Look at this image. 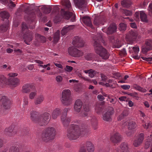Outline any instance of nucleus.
Here are the masks:
<instances>
[{
    "label": "nucleus",
    "mask_w": 152,
    "mask_h": 152,
    "mask_svg": "<svg viewBox=\"0 0 152 152\" xmlns=\"http://www.w3.org/2000/svg\"><path fill=\"white\" fill-rule=\"evenodd\" d=\"M89 132L88 126L85 125H81L80 127L77 125L72 124L67 129V137L70 140H76L81 135H87Z\"/></svg>",
    "instance_id": "f257e3e1"
},
{
    "label": "nucleus",
    "mask_w": 152,
    "mask_h": 152,
    "mask_svg": "<svg viewBox=\"0 0 152 152\" xmlns=\"http://www.w3.org/2000/svg\"><path fill=\"white\" fill-rule=\"evenodd\" d=\"M38 114V113L36 111H31L30 113V117L31 120L40 126H43L47 124L49 120V113L45 112L37 118Z\"/></svg>",
    "instance_id": "f03ea898"
},
{
    "label": "nucleus",
    "mask_w": 152,
    "mask_h": 152,
    "mask_svg": "<svg viewBox=\"0 0 152 152\" xmlns=\"http://www.w3.org/2000/svg\"><path fill=\"white\" fill-rule=\"evenodd\" d=\"M93 46L95 52L99 55L102 59L106 60L109 58L110 56L109 53L107 50L100 45L99 40L98 39H95Z\"/></svg>",
    "instance_id": "7ed1b4c3"
},
{
    "label": "nucleus",
    "mask_w": 152,
    "mask_h": 152,
    "mask_svg": "<svg viewBox=\"0 0 152 152\" xmlns=\"http://www.w3.org/2000/svg\"><path fill=\"white\" fill-rule=\"evenodd\" d=\"M56 135L55 128L52 127H49L46 128L42 132L41 138L44 141L48 142L54 139Z\"/></svg>",
    "instance_id": "20e7f679"
},
{
    "label": "nucleus",
    "mask_w": 152,
    "mask_h": 152,
    "mask_svg": "<svg viewBox=\"0 0 152 152\" xmlns=\"http://www.w3.org/2000/svg\"><path fill=\"white\" fill-rule=\"evenodd\" d=\"M22 31L24 35V42L27 45H30V42L32 40L33 38V33L32 32H29L28 30V27L25 23H23L22 24Z\"/></svg>",
    "instance_id": "39448f33"
},
{
    "label": "nucleus",
    "mask_w": 152,
    "mask_h": 152,
    "mask_svg": "<svg viewBox=\"0 0 152 152\" xmlns=\"http://www.w3.org/2000/svg\"><path fill=\"white\" fill-rule=\"evenodd\" d=\"M22 91L23 93L26 94L28 93L31 91L30 95H36L37 94L33 83L25 84L22 87Z\"/></svg>",
    "instance_id": "423d86ee"
},
{
    "label": "nucleus",
    "mask_w": 152,
    "mask_h": 152,
    "mask_svg": "<svg viewBox=\"0 0 152 152\" xmlns=\"http://www.w3.org/2000/svg\"><path fill=\"white\" fill-rule=\"evenodd\" d=\"M114 111L111 107H109L107 111L102 114V118L104 121L107 122H110L112 121V116L113 114Z\"/></svg>",
    "instance_id": "0eeeda50"
},
{
    "label": "nucleus",
    "mask_w": 152,
    "mask_h": 152,
    "mask_svg": "<svg viewBox=\"0 0 152 152\" xmlns=\"http://www.w3.org/2000/svg\"><path fill=\"white\" fill-rule=\"evenodd\" d=\"M138 34V33L136 31H129L126 35V41L130 44H132L136 39Z\"/></svg>",
    "instance_id": "6e6552de"
},
{
    "label": "nucleus",
    "mask_w": 152,
    "mask_h": 152,
    "mask_svg": "<svg viewBox=\"0 0 152 152\" xmlns=\"http://www.w3.org/2000/svg\"><path fill=\"white\" fill-rule=\"evenodd\" d=\"M68 51L70 55L75 57H79L83 55V52L81 51L72 47H69Z\"/></svg>",
    "instance_id": "1a4fd4ad"
},
{
    "label": "nucleus",
    "mask_w": 152,
    "mask_h": 152,
    "mask_svg": "<svg viewBox=\"0 0 152 152\" xmlns=\"http://www.w3.org/2000/svg\"><path fill=\"white\" fill-rule=\"evenodd\" d=\"M0 97H1V100L3 108L6 110L10 109L12 104L11 101L5 96H1Z\"/></svg>",
    "instance_id": "9d476101"
},
{
    "label": "nucleus",
    "mask_w": 152,
    "mask_h": 152,
    "mask_svg": "<svg viewBox=\"0 0 152 152\" xmlns=\"http://www.w3.org/2000/svg\"><path fill=\"white\" fill-rule=\"evenodd\" d=\"M61 15L66 20H68L71 18V21L72 22H74L75 21V16L73 15L72 12L69 11H65L63 9L61 10Z\"/></svg>",
    "instance_id": "9b49d317"
},
{
    "label": "nucleus",
    "mask_w": 152,
    "mask_h": 152,
    "mask_svg": "<svg viewBox=\"0 0 152 152\" xmlns=\"http://www.w3.org/2000/svg\"><path fill=\"white\" fill-rule=\"evenodd\" d=\"M61 100L64 105L69 106L72 104L73 99L71 96H62Z\"/></svg>",
    "instance_id": "f8f14e48"
},
{
    "label": "nucleus",
    "mask_w": 152,
    "mask_h": 152,
    "mask_svg": "<svg viewBox=\"0 0 152 152\" xmlns=\"http://www.w3.org/2000/svg\"><path fill=\"white\" fill-rule=\"evenodd\" d=\"M17 130L15 129L14 126H11L7 128L4 130L5 133L10 136L15 135L17 134Z\"/></svg>",
    "instance_id": "ddd939ff"
},
{
    "label": "nucleus",
    "mask_w": 152,
    "mask_h": 152,
    "mask_svg": "<svg viewBox=\"0 0 152 152\" xmlns=\"http://www.w3.org/2000/svg\"><path fill=\"white\" fill-rule=\"evenodd\" d=\"M72 43L75 47L77 48L83 47L85 44L83 41L78 37H75Z\"/></svg>",
    "instance_id": "4468645a"
},
{
    "label": "nucleus",
    "mask_w": 152,
    "mask_h": 152,
    "mask_svg": "<svg viewBox=\"0 0 152 152\" xmlns=\"http://www.w3.org/2000/svg\"><path fill=\"white\" fill-rule=\"evenodd\" d=\"M110 140L113 143L117 144L121 141L122 137L118 133H115L111 136Z\"/></svg>",
    "instance_id": "2eb2a0df"
},
{
    "label": "nucleus",
    "mask_w": 152,
    "mask_h": 152,
    "mask_svg": "<svg viewBox=\"0 0 152 152\" xmlns=\"http://www.w3.org/2000/svg\"><path fill=\"white\" fill-rule=\"evenodd\" d=\"M20 83V80L17 78H15L8 79L7 84L12 88H14L19 85Z\"/></svg>",
    "instance_id": "dca6fc26"
},
{
    "label": "nucleus",
    "mask_w": 152,
    "mask_h": 152,
    "mask_svg": "<svg viewBox=\"0 0 152 152\" xmlns=\"http://www.w3.org/2000/svg\"><path fill=\"white\" fill-rule=\"evenodd\" d=\"M83 105V103L80 99H77L75 102L74 105V111L77 113H79L81 110Z\"/></svg>",
    "instance_id": "f3484780"
},
{
    "label": "nucleus",
    "mask_w": 152,
    "mask_h": 152,
    "mask_svg": "<svg viewBox=\"0 0 152 152\" xmlns=\"http://www.w3.org/2000/svg\"><path fill=\"white\" fill-rule=\"evenodd\" d=\"M144 134L141 133L138 135L137 138L135 140L133 143V145L135 147H138L142 142L144 139Z\"/></svg>",
    "instance_id": "a211bd4d"
},
{
    "label": "nucleus",
    "mask_w": 152,
    "mask_h": 152,
    "mask_svg": "<svg viewBox=\"0 0 152 152\" xmlns=\"http://www.w3.org/2000/svg\"><path fill=\"white\" fill-rule=\"evenodd\" d=\"M145 44L146 47L142 49V52L144 53H146L148 51L152 49V40L148 39L145 41Z\"/></svg>",
    "instance_id": "6ab92c4d"
},
{
    "label": "nucleus",
    "mask_w": 152,
    "mask_h": 152,
    "mask_svg": "<svg viewBox=\"0 0 152 152\" xmlns=\"http://www.w3.org/2000/svg\"><path fill=\"white\" fill-rule=\"evenodd\" d=\"M117 29L116 26L114 24H111L107 29H102L103 32H106L107 34H111L115 32Z\"/></svg>",
    "instance_id": "aec40b11"
},
{
    "label": "nucleus",
    "mask_w": 152,
    "mask_h": 152,
    "mask_svg": "<svg viewBox=\"0 0 152 152\" xmlns=\"http://www.w3.org/2000/svg\"><path fill=\"white\" fill-rule=\"evenodd\" d=\"M105 21L104 17V16H98L96 17L94 20V24L97 26L100 25H103Z\"/></svg>",
    "instance_id": "412c9836"
},
{
    "label": "nucleus",
    "mask_w": 152,
    "mask_h": 152,
    "mask_svg": "<svg viewBox=\"0 0 152 152\" xmlns=\"http://www.w3.org/2000/svg\"><path fill=\"white\" fill-rule=\"evenodd\" d=\"M66 115L67 114H65L64 115H62L61 117V120L64 126L65 127H68L71 121V118L66 117Z\"/></svg>",
    "instance_id": "4be33fe9"
},
{
    "label": "nucleus",
    "mask_w": 152,
    "mask_h": 152,
    "mask_svg": "<svg viewBox=\"0 0 152 152\" xmlns=\"http://www.w3.org/2000/svg\"><path fill=\"white\" fill-rule=\"evenodd\" d=\"M86 150L88 152H94V145L93 143L89 141H87L85 144Z\"/></svg>",
    "instance_id": "5701e85b"
},
{
    "label": "nucleus",
    "mask_w": 152,
    "mask_h": 152,
    "mask_svg": "<svg viewBox=\"0 0 152 152\" xmlns=\"http://www.w3.org/2000/svg\"><path fill=\"white\" fill-rule=\"evenodd\" d=\"M105 102L103 101L101 102H97L95 106V111L98 114H100L103 110V105L104 104Z\"/></svg>",
    "instance_id": "b1692460"
},
{
    "label": "nucleus",
    "mask_w": 152,
    "mask_h": 152,
    "mask_svg": "<svg viewBox=\"0 0 152 152\" xmlns=\"http://www.w3.org/2000/svg\"><path fill=\"white\" fill-rule=\"evenodd\" d=\"M121 152H129V148L127 143L123 142L120 145Z\"/></svg>",
    "instance_id": "393cba45"
},
{
    "label": "nucleus",
    "mask_w": 152,
    "mask_h": 152,
    "mask_svg": "<svg viewBox=\"0 0 152 152\" xmlns=\"http://www.w3.org/2000/svg\"><path fill=\"white\" fill-rule=\"evenodd\" d=\"M75 5L79 8H82L86 5V0H73Z\"/></svg>",
    "instance_id": "a878e982"
},
{
    "label": "nucleus",
    "mask_w": 152,
    "mask_h": 152,
    "mask_svg": "<svg viewBox=\"0 0 152 152\" xmlns=\"http://www.w3.org/2000/svg\"><path fill=\"white\" fill-rule=\"evenodd\" d=\"M83 22L87 26L89 27H91L92 23L90 18L87 16H86L83 17L82 18Z\"/></svg>",
    "instance_id": "bb28decb"
},
{
    "label": "nucleus",
    "mask_w": 152,
    "mask_h": 152,
    "mask_svg": "<svg viewBox=\"0 0 152 152\" xmlns=\"http://www.w3.org/2000/svg\"><path fill=\"white\" fill-rule=\"evenodd\" d=\"M61 113V110L56 108L53 110L52 113V117L53 119H56Z\"/></svg>",
    "instance_id": "cd10ccee"
},
{
    "label": "nucleus",
    "mask_w": 152,
    "mask_h": 152,
    "mask_svg": "<svg viewBox=\"0 0 152 152\" xmlns=\"http://www.w3.org/2000/svg\"><path fill=\"white\" fill-rule=\"evenodd\" d=\"M35 39L38 42L43 43L45 42L46 41V38L45 37L38 34H36Z\"/></svg>",
    "instance_id": "c85d7f7f"
},
{
    "label": "nucleus",
    "mask_w": 152,
    "mask_h": 152,
    "mask_svg": "<svg viewBox=\"0 0 152 152\" xmlns=\"http://www.w3.org/2000/svg\"><path fill=\"white\" fill-rule=\"evenodd\" d=\"M72 26H66L64 27L61 31V34L64 36L66 34L70 29H72Z\"/></svg>",
    "instance_id": "c756f323"
},
{
    "label": "nucleus",
    "mask_w": 152,
    "mask_h": 152,
    "mask_svg": "<svg viewBox=\"0 0 152 152\" xmlns=\"http://www.w3.org/2000/svg\"><path fill=\"white\" fill-rule=\"evenodd\" d=\"M60 31L57 30L53 35V42L54 43H56L60 39Z\"/></svg>",
    "instance_id": "7c9ffc66"
},
{
    "label": "nucleus",
    "mask_w": 152,
    "mask_h": 152,
    "mask_svg": "<svg viewBox=\"0 0 152 152\" xmlns=\"http://www.w3.org/2000/svg\"><path fill=\"white\" fill-rule=\"evenodd\" d=\"M62 3L63 5L66 6L69 10H71L72 9L71 4L69 0H62Z\"/></svg>",
    "instance_id": "2f4dec72"
},
{
    "label": "nucleus",
    "mask_w": 152,
    "mask_h": 152,
    "mask_svg": "<svg viewBox=\"0 0 152 152\" xmlns=\"http://www.w3.org/2000/svg\"><path fill=\"white\" fill-rule=\"evenodd\" d=\"M136 126L137 125L135 122L131 121L128 122V128L129 130H132L136 128Z\"/></svg>",
    "instance_id": "473e14b6"
},
{
    "label": "nucleus",
    "mask_w": 152,
    "mask_h": 152,
    "mask_svg": "<svg viewBox=\"0 0 152 152\" xmlns=\"http://www.w3.org/2000/svg\"><path fill=\"white\" fill-rule=\"evenodd\" d=\"M36 96L35 97L36 99V100L35 102V103L36 104H40L41 102L43 101L44 99V98L42 96Z\"/></svg>",
    "instance_id": "72a5a7b5"
},
{
    "label": "nucleus",
    "mask_w": 152,
    "mask_h": 152,
    "mask_svg": "<svg viewBox=\"0 0 152 152\" xmlns=\"http://www.w3.org/2000/svg\"><path fill=\"white\" fill-rule=\"evenodd\" d=\"M140 18L141 20L143 22H147L148 21L147 17L146 15L143 12H140Z\"/></svg>",
    "instance_id": "f704fd0d"
},
{
    "label": "nucleus",
    "mask_w": 152,
    "mask_h": 152,
    "mask_svg": "<svg viewBox=\"0 0 152 152\" xmlns=\"http://www.w3.org/2000/svg\"><path fill=\"white\" fill-rule=\"evenodd\" d=\"M2 152H7L6 151H3ZM9 152H19V148L17 146H12L9 149Z\"/></svg>",
    "instance_id": "c9c22d12"
},
{
    "label": "nucleus",
    "mask_w": 152,
    "mask_h": 152,
    "mask_svg": "<svg viewBox=\"0 0 152 152\" xmlns=\"http://www.w3.org/2000/svg\"><path fill=\"white\" fill-rule=\"evenodd\" d=\"M0 83L7 84L8 83L6 78L3 75H0Z\"/></svg>",
    "instance_id": "e433bc0d"
},
{
    "label": "nucleus",
    "mask_w": 152,
    "mask_h": 152,
    "mask_svg": "<svg viewBox=\"0 0 152 152\" xmlns=\"http://www.w3.org/2000/svg\"><path fill=\"white\" fill-rule=\"evenodd\" d=\"M122 5L124 7H129L130 3L129 1L126 0H124L121 2Z\"/></svg>",
    "instance_id": "4c0bfd02"
},
{
    "label": "nucleus",
    "mask_w": 152,
    "mask_h": 152,
    "mask_svg": "<svg viewBox=\"0 0 152 152\" xmlns=\"http://www.w3.org/2000/svg\"><path fill=\"white\" fill-rule=\"evenodd\" d=\"M133 87L135 88L141 92H145L146 91V89L143 88L137 85H134Z\"/></svg>",
    "instance_id": "58836bf2"
},
{
    "label": "nucleus",
    "mask_w": 152,
    "mask_h": 152,
    "mask_svg": "<svg viewBox=\"0 0 152 152\" xmlns=\"http://www.w3.org/2000/svg\"><path fill=\"white\" fill-rule=\"evenodd\" d=\"M42 9L44 10V12L46 13H49L51 10V9L50 8H48L45 6H43L42 7Z\"/></svg>",
    "instance_id": "ea45409f"
},
{
    "label": "nucleus",
    "mask_w": 152,
    "mask_h": 152,
    "mask_svg": "<svg viewBox=\"0 0 152 152\" xmlns=\"http://www.w3.org/2000/svg\"><path fill=\"white\" fill-rule=\"evenodd\" d=\"M1 15L2 17L5 19H8L9 17V14L7 11H4Z\"/></svg>",
    "instance_id": "a19ab883"
},
{
    "label": "nucleus",
    "mask_w": 152,
    "mask_h": 152,
    "mask_svg": "<svg viewBox=\"0 0 152 152\" xmlns=\"http://www.w3.org/2000/svg\"><path fill=\"white\" fill-rule=\"evenodd\" d=\"M119 29L121 31H124L126 30V25L124 23H121L119 24Z\"/></svg>",
    "instance_id": "79ce46f5"
},
{
    "label": "nucleus",
    "mask_w": 152,
    "mask_h": 152,
    "mask_svg": "<svg viewBox=\"0 0 152 152\" xmlns=\"http://www.w3.org/2000/svg\"><path fill=\"white\" fill-rule=\"evenodd\" d=\"M71 92L69 89H65L63 91L62 95H70Z\"/></svg>",
    "instance_id": "37998d69"
},
{
    "label": "nucleus",
    "mask_w": 152,
    "mask_h": 152,
    "mask_svg": "<svg viewBox=\"0 0 152 152\" xmlns=\"http://www.w3.org/2000/svg\"><path fill=\"white\" fill-rule=\"evenodd\" d=\"M83 108L85 111L88 112L90 110V107L88 104H85L83 105Z\"/></svg>",
    "instance_id": "c03bdc74"
},
{
    "label": "nucleus",
    "mask_w": 152,
    "mask_h": 152,
    "mask_svg": "<svg viewBox=\"0 0 152 152\" xmlns=\"http://www.w3.org/2000/svg\"><path fill=\"white\" fill-rule=\"evenodd\" d=\"M7 26L6 25H2L0 26V31L4 32L7 31Z\"/></svg>",
    "instance_id": "a18cd8bd"
},
{
    "label": "nucleus",
    "mask_w": 152,
    "mask_h": 152,
    "mask_svg": "<svg viewBox=\"0 0 152 152\" xmlns=\"http://www.w3.org/2000/svg\"><path fill=\"white\" fill-rule=\"evenodd\" d=\"M73 69V67L68 65H66L64 69L65 71L67 72H71Z\"/></svg>",
    "instance_id": "49530a36"
},
{
    "label": "nucleus",
    "mask_w": 152,
    "mask_h": 152,
    "mask_svg": "<svg viewBox=\"0 0 152 152\" xmlns=\"http://www.w3.org/2000/svg\"><path fill=\"white\" fill-rule=\"evenodd\" d=\"M96 72L95 71L93 70L92 69H90V71L88 74L89 76L91 78L93 77L94 76Z\"/></svg>",
    "instance_id": "de8ad7c7"
},
{
    "label": "nucleus",
    "mask_w": 152,
    "mask_h": 152,
    "mask_svg": "<svg viewBox=\"0 0 152 152\" xmlns=\"http://www.w3.org/2000/svg\"><path fill=\"white\" fill-rule=\"evenodd\" d=\"M91 121L92 124L97 123V120L95 116H94L91 117Z\"/></svg>",
    "instance_id": "09e8293b"
},
{
    "label": "nucleus",
    "mask_w": 152,
    "mask_h": 152,
    "mask_svg": "<svg viewBox=\"0 0 152 152\" xmlns=\"http://www.w3.org/2000/svg\"><path fill=\"white\" fill-rule=\"evenodd\" d=\"M124 13L126 16H131L132 14V12L131 11L127 10H124Z\"/></svg>",
    "instance_id": "8fccbe9b"
},
{
    "label": "nucleus",
    "mask_w": 152,
    "mask_h": 152,
    "mask_svg": "<svg viewBox=\"0 0 152 152\" xmlns=\"http://www.w3.org/2000/svg\"><path fill=\"white\" fill-rule=\"evenodd\" d=\"M87 112L83 110H82V111L80 113V115L82 117H84L86 116L87 115Z\"/></svg>",
    "instance_id": "3c124183"
},
{
    "label": "nucleus",
    "mask_w": 152,
    "mask_h": 152,
    "mask_svg": "<svg viewBox=\"0 0 152 152\" xmlns=\"http://www.w3.org/2000/svg\"><path fill=\"white\" fill-rule=\"evenodd\" d=\"M56 80L58 82H61L63 80V78L60 75L57 76L56 78Z\"/></svg>",
    "instance_id": "603ef678"
},
{
    "label": "nucleus",
    "mask_w": 152,
    "mask_h": 152,
    "mask_svg": "<svg viewBox=\"0 0 152 152\" xmlns=\"http://www.w3.org/2000/svg\"><path fill=\"white\" fill-rule=\"evenodd\" d=\"M151 142L149 141L146 142L145 143V148L146 149H148L151 145Z\"/></svg>",
    "instance_id": "864d4df0"
},
{
    "label": "nucleus",
    "mask_w": 152,
    "mask_h": 152,
    "mask_svg": "<svg viewBox=\"0 0 152 152\" xmlns=\"http://www.w3.org/2000/svg\"><path fill=\"white\" fill-rule=\"evenodd\" d=\"M92 55L91 54H87L85 56V58L87 60H91L92 59Z\"/></svg>",
    "instance_id": "5fc2aeb1"
},
{
    "label": "nucleus",
    "mask_w": 152,
    "mask_h": 152,
    "mask_svg": "<svg viewBox=\"0 0 152 152\" xmlns=\"http://www.w3.org/2000/svg\"><path fill=\"white\" fill-rule=\"evenodd\" d=\"M132 49L135 53H138L139 51V48L138 46L133 47Z\"/></svg>",
    "instance_id": "6e6d98bb"
},
{
    "label": "nucleus",
    "mask_w": 152,
    "mask_h": 152,
    "mask_svg": "<svg viewBox=\"0 0 152 152\" xmlns=\"http://www.w3.org/2000/svg\"><path fill=\"white\" fill-rule=\"evenodd\" d=\"M121 87L123 89L127 90L130 88V86L128 85H124L121 86Z\"/></svg>",
    "instance_id": "4d7b16f0"
},
{
    "label": "nucleus",
    "mask_w": 152,
    "mask_h": 152,
    "mask_svg": "<svg viewBox=\"0 0 152 152\" xmlns=\"http://www.w3.org/2000/svg\"><path fill=\"white\" fill-rule=\"evenodd\" d=\"M18 74L15 73H9L8 74V76L10 77H14L17 76Z\"/></svg>",
    "instance_id": "13d9d810"
},
{
    "label": "nucleus",
    "mask_w": 152,
    "mask_h": 152,
    "mask_svg": "<svg viewBox=\"0 0 152 152\" xmlns=\"http://www.w3.org/2000/svg\"><path fill=\"white\" fill-rule=\"evenodd\" d=\"M121 114L125 117L127 116L128 115V112L126 110H124L123 111Z\"/></svg>",
    "instance_id": "bf43d9fd"
},
{
    "label": "nucleus",
    "mask_w": 152,
    "mask_h": 152,
    "mask_svg": "<svg viewBox=\"0 0 152 152\" xmlns=\"http://www.w3.org/2000/svg\"><path fill=\"white\" fill-rule=\"evenodd\" d=\"M142 59L145 61H152V57L146 58L142 57Z\"/></svg>",
    "instance_id": "052dcab7"
},
{
    "label": "nucleus",
    "mask_w": 152,
    "mask_h": 152,
    "mask_svg": "<svg viewBox=\"0 0 152 152\" xmlns=\"http://www.w3.org/2000/svg\"><path fill=\"white\" fill-rule=\"evenodd\" d=\"M54 64L58 68L61 69H62L63 68V66L61 64L57 63H54Z\"/></svg>",
    "instance_id": "680f3d73"
},
{
    "label": "nucleus",
    "mask_w": 152,
    "mask_h": 152,
    "mask_svg": "<svg viewBox=\"0 0 152 152\" xmlns=\"http://www.w3.org/2000/svg\"><path fill=\"white\" fill-rule=\"evenodd\" d=\"M151 127V124L150 123H146L144 127L146 129Z\"/></svg>",
    "instance_id": "e2e57ef3"
},
{
    "label": "nucleus",
    "mask_w": 152,
    "mask_h": 152,
    "mask_svg": "<svg viewBox=\"0 0 152 152\" xmlns=\"http://www.w3.org/2000/svg\"><path fill=\"white\" fill-rule=\"evenodd\" d=\"M124 118V117L121 114L117 118L118 121H121Z\"/></svg>",
    "instance_id": "0e129e2a"
},
{
    "label": "nucleus",
    "mask_w": 152,
    "mask_h": 152,
    "mask_svg": "<svg viewBox=\"0 0 152 152\" xmlns=\"http://www.w3.org/2000/svg\"><path fill=\"white\" fill-rule=\"evenodd\" d=\"M93 129L94 130H96L97 129V123L92 124Z\"/></svg>",
    "instance_id": "69168bd1"
},
{
    "label": "nucleus",
    "mask_w": 152,
    "mask_h": 152,
    "mask_svg": "<svg viewBox=\"0 0 152 152\" xmlns=\"http://www.w3.org/2000/svg\"><path fill=\"white\" fill-rule=\"evenodd\" d=\"M27 67H28V70H33V69L34 68V66L32 64H31V65H29Z\"/></svg>",
    "instance_id": "338daca9"
},
{
    "label": "nucleus",
    "mask_w": 152,
    "mask_h": 152,
    "mask_svg": "<svg viewBox=\"0 0 152 152\" xmlns=\"http://www.w3.org/2000/svg\"><path fill=\"white\" fill-rule=\"evenodd\" d=\"M149 11L152 13V3H150L148 7Z\"/></svg>",
    "instance_id": "774afa93"
}]
</instances>
